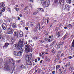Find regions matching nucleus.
Masks as SVG:
<instances>
[{"mask_svg":"<svg viewBox=\"0 0 74 74\" xmlns=\"http://www.w3.org/2000/svg\"><path fill=\"white\" fill-rule=\"evenodd\" d=\"M38 61H39V60H40V58H38Z\"/></svg>","mask_w":74,"mask_h":74,"instance_id":"nucleus-49","label":"nucleus"},{"mask_svg":"<svg viewBox=\"0 0 74 74\" xmlns=\"http://www.w3.org/2000/svg\"><path fill=\"white\" fill-rule=\"evenodd\" d=\"M25 51L26 53H27L31 51V49L25 48Z\"/></svg>","mask_w":74,"mask_h":74,"instance_id":"nucleus-10","label":"nucleus"},{"mask_svg":"<svg viewBox=\"0 0 74 74\" xmlns=\"http://www.w3.org/2000/svg\"><path fill=\"white\" fill-rule=\"evenodd\" d=\"M58 4L60 5H63V10H66V11H69L70 8V6L66 4L64 5V0H58Z\"/></svg>","mask_w":74,"mask_h":74,"instance_id":"nucleus-2","label":"nucleus"},{"mask_svg":"<svg viewBox=\"0 0 74 74\" xmlns=\"http://www.w3.org/2000/svg\"><path fill=\"white\" fill-rule=\"evenodd\" d=\"M16 62H17V63H19V62H20V60H17V61H16Z\"/></svg>","mask_w":74,"mask_h":74,"instance_id":"nucleus-45","label":"nucleus"},{"mask_svg":"<svg viewBox=\"0 0 74 74\" xmlns=\"http://www.w3.org/2000/svg\"><path fill=\"white\" fill-rule=\"evenodd\" d=\"M4 4L3 3H0V8H2L3 7H4Z\"/></svg>","mask_w":74,"mask_h":74,"instance_id":"nucleus-15","label":"nucleus"},{"mask_svg":"<svg viewBox=\"0 0 74 74\" xmlns=\"http://www.w3.org/2000/svg\"><path fill=\"white\" fill-rule=\"evenodd\" d=\"M14 55L15 56H18V52H16V51H14Z\"/></svg>","mask_w":74,"mask_h":74,"instance_id":"nucleus-26","label":"nucleus"},{"mask_svg":"<svg viewBox=\"0 0 74 74\" xmlns=\"http://www.w3.org/2000/svg\"><path fill=\"white\" fill-rule=\"evenodd\" d=\"M38 25L39 27V28H38V30H40V29H41V27H40V23H39Z\"/></svg>","mask_w":74,"mask_h":74,"instance_id":"nucleus-30","label":"nucleus"},{"mask_svg":"<svg viewBox=\"0 0 74 74\" xmlns=\"http://www.w3.org/2000/svg\"><path fill=\"white\" fill-rule=\"evenodd\" d=\"M48 51H49V49H48V48L47 49H46L47 52H48Z\"/></svg>","mask_w":74,"mask_h":74,"instance_id":"nucleus-53","label":"nucleus"},{"mask_svg":"<svg viewBox=\"0 0 74 74\" xmlns=\"http://www.w3.org/2000/svg\"><path fill=\"white\" fill-rule=\"evenodd\" d=\"M5 9V8H2V11L1 10H0V16H1V14H2V12H4Z\"/></svg>","mask_w":74,"mask_h":74,"instance_id":"nucleus-11","label":"nucleus"},{"mask_svg":"<svg viewBox=\"0 0 74 74\" xmlns=\"http://www.w3.org/2000/svg\"><path fill=\"white\" fill-rule=\"evenodd\" d=\"M67 27H64V29H67Z\"/></svg>","mask_w":74,"mask_h":74,"instance_id":"nucleus-60","label":"nucleus"},{"mask_svg":"<svg viewBox=\"0 0 74 74\" xmlns=\"http://www.w3.org/2000/svg\"><path fill=\"white\" fill-rule=\"evenodd\" d=\"M38 10H36V12H36V14H38Z\"/></svg>","mask_w":74,"mask_h":74,"instance_id":"nucleus-43","label":"nucleus"},{"mask_svg":"<svg viewBox=\"0 0 74 74\" xmlns=\"http://www.w3.org/2000/svg\"><path fill=\"white\" fill-rule=\"evenodd\" d=\"M55 53H56V51L54 49H53L51 52V53H53V54H55Z\"/></svg>","mask_w":74,"mask_h":74,"instance_id":"nucleus-22","label":"nucleus"},{"mask_svg":"<svg viewBox=\"0 0 74 74\" xmlns=\"http://www.w3.org/2000/svg\"><path fill=\"white\" fill-rule=\"evenodd\" d=\"M26 25V26H28V25H29V23H27Z\"/></svg>","mask_w":74,"mask_h":74,"instance_id":"nucleus-54","label":"nucleus"},{"mask_svg":"<svg viewBox=\"0 0 74 74\" xmlns=\"http://www.w3.org/2000/svg\"><path fill=\"white\" fill-rule=\"evenodd\" d=\"M15 38L13 37H12L11 38V42L12 43H14L15 42Z\"/></svg>","mask_w":74,"mask_h":74,"instance_id":"nucleus-16","label":"nucleus"},{"mask_svg":"<svg viewBox=\"0 0 74 74\" xmlns=\"http://www.w3.org/2000/svg\"><path fill=\"white\" fill-rule=\"evenodd\" d=\"M18 20H20L21 19V18H20V17H18L17 18Z\"/></svg>","mask_w":74,"mask_h":74,"instance_id":"nucleus-50","label":"nucleus"},{"mask_svg":"<svg viewBox=\"0 0 74 74\" xmlns=\"http://www.w3.org/2000/svg\"><path fill=\"white\" fill-rule=\"evenodd\" d=\"M60 33L59 32H58V38H59V37H60Z\"/></svg>","mask_w":74,"mask_h":74,"instance_id":"nucleus-35","label":"nucleus"},{"mask_svg":"<svg viewBox=\"0 0 74 74\" xmlns=\"http://www.w3.org/2000/svg\"><path fill=\"white\" fill-rule=\"evenodd\" d=\"M23 50H21V51L18 52L17 56H20V55H21V54L22 53V52H23Z\"/></svg>","mask_w":74,"mask_h":74,"instance_id":"nucleus-14","label":"nucleus"},{"mask_svg":"<svg viewBox=\"0 0 74 74\" xmlns=\"http://www.w3.org/2000/svg\"><path fill=\"white\" fill-rule=\"evenodd\" d=\"M69 27H70V26H71V24H69Z\"/></svg>","mask_w":74,"mask_h":74,"instance_id":"nucleus-62","label":"nucleus"},{"mask_svg":"<svg viewBox=\"0 0 74 74\" xmlns=\"http://www.w3.org/2000/svg\"><path fill=\"white\" fill-rule=\"evenodd\" d=\"M15 10L17 11H18L19 10V9L18 8H15Z\"/></svg>","mask_w":74,"mask_h":74,"instance_id":"nucleus-32","label":"nucleus"},{"mask_svg":"<svg viewBox=\"0 0 74 74\" xmlns=\"http://www.w3.org/2000/svg\"><path fill=\"white\" fill-rule=\"evenodd\" d=\"M8 45H9V43H6L5 45L4 46L5 47L7 48L8 47Z\"/></svg>","mask_w":74,"mask_h":74,"instance_id":"nucleus-24","label":"nucleus"},{"mask_svg":"<svg viewBox=\"0 0 74 74\" xmlns=\"http://www.w3.org/2000/svg\"><path fill=\"white\" fill-rule=\"evenodd\" d=\"M38 26L37 25L35 28V29H36V30H37V29H38Z\"/></svg>","mask_w":74,"mask_h":74,"instance_id":"nucleus-40","label":"nucleus"},{"mask_svg":"<svg viewBox=\"0 0 74 74\" xmlns=\"http://www.w3.org/2000/svg\"><path fill=\"white\" fill-rule=\"evenodd\" d=\"M18 31H15L14 33V36L15 37V38H18Z\"/></svg>","mask_w":74,"mask_h":74,"instance_id":"nucleus-9","label":"nucleus"},{"mask_svg":"<svg viewBox=\"0 0 74 74\" xmlns=\"http://www.w3.org/2000/svg\"><path fill=\"white\" fill-rule=\"evenodd\" d=\"M19 36H20V37H21L23 36V32H22V31L20 32L19 34Z\"/></svg>","mask_w":74,"mask_h":74,"instance_id":"nucleus-18","label":"nucleus"},{"mask_svg":"<svg viewBox=\"0 0 74 74\" xmlns=\"http://www.w3.org/2000/svg\"><path fill=\"white\" fill-rule=\"evenodd\" d=\"M52 73L53 74H55V71H53L52 72Z\"/></svg>","mask_w":74,"mask_h":74,"instance_id":"nucleus-46","label":"nucleus"},{"mask_svg":"<svg viewBox=\"0 0 74 74\" xmlns=\"http://www.w3.org/2000/svg\"><path fill=\"white\" fill-rule=\"evenodd\" d=\"M41 3L42 5L43 6H45L46 5H47V6H48L50 4V1H48L46 2L44 1H41Z\"/></svg>","mask_w":74,"mask_h":74,"instance_id":"nucleus-5","label":"nucleus"},{"mask_svg":"<svg viewBox=\"0 0 74 74\" xmlns=\"http://www.w3.org/2000/svg\"><path fill=\"white\" fill-rule=\"evenodd\" d=\"M66 2L69 4H70L71 3V0H66Z\"/></svg>","mask_w":74,"mask_h":74,"instance_id":"nucleus-21","label":"nucleus"},{"mask_svg":"<svg viewBox=\"0 0 74 74\" xmlns=\"http://www.w3.org/2000/svg\"><path fill=\"white\" fill-rule=\"evenodd\" d=\"M51 37H52V36H49V38H51Z\"/></svg>","mask_w":74,"mask_h":74,"instance_id":"nucleus-63","label":"nucleus"},{"mask_svg":"<svg viewBox=\"0 0 74 74\" xmlns=\"http://www.w3.org/2000/svg\"><path fill=\"white\" fill-rule=\"evenodd\" d=\"M62 51H58L57 52V58H58V60H59V59H60V58L59 57V56L60 55V54L61 53H62Z\"/></svg>","mask_w":74,"mask_h":74,"instance_id":"nucleus-13","label":"nucleus"},{"mask_svg":"<svg viewBox=\"0 0 74 74\" xmlns=\"http://www.w3.org/2000/svg\"><path fill=\"white\" fill-rule=\"evenodd\" d=\"M32 42V40H29V41H28V42H30V43Z\"/></svg>","mask_w":74,"mask_h":74,"instance_id":"nucleus-42","label":"nucleus"},{"mask_svg":"<svg viewBox=\"0 0 74 74\" xmlns=\"http://www.w3.org/2000/svg\"><path fill=\"white\" fill-rule=\"evenodd\" d=\"M4 69L5 70L7 71L11 70V69H10V66H9L7 64H6V65L5 64V66L4 67Z\"/></svg>","mask_w":74,"mask_h":74,"instance_id":"nucleus-8","label":"nucleus"},{"mask_svg":"<svg viewBox=\"0 0 74 74\" xmlns=\"http://www.w3.org/2000/svg\"><path fill=\"white\" fill-rule=\"evenodd\" d=\"M64 44V42H63L62 43V44H60L58 45L57 48H60V46H62V44Z\"/></svg>","mask_w":74,"mask_h":74,"instance_id":"nucleus-19","label":"nucleus"},{"mask_svg":"<svg viewBox=\"0 0 74 74\" xmlns=\"http://www.w3.org/2000/svg\"><path fill=\"white\" fill-rule=\"evenodd\" d=\"M38 10L42 12H44V9H42V8H38Z\"/></svg>","mask_w":74,"mask_h":74,"instance_id":"nucleus-20","label":"nucleus"},{"mask_svg":"<svg viewBox=\"0 0 74 74\" xmlns=\"http://www.w3.org/2000/svg\"><path fill=\"white\" fill-rule=\"evenodd\" d=\"M7 11L8 12H11V9L10 8H9L7 9Z\"/></svg>","mask_w":74,"mask_h":74,"instance_id":"nucleus-33","label":"nucleus"},{"mask_svg":"<svg viewBox=\"0 0 74 74\" xmlns=\"http://www.w3.org/2000/svg\"><path fill=\"white\" fill-rule=\"evenodd\" d=\"M72 4L74 6V0H73L72 2Z\"/></svg>","mask_w":74,"mask_h":74,"instance_id":"nucleus-51","label":"nucleus"},{"mask_svg":"<svg viewBox=\"0 0 74 74\" xmlns=\"http://www.w3.org/2000/svg\"><path fill=\"white\" fill-rule=\"evenodd\" d=\"M61 71V69H60L58 71V72H60Z\"/></svg>","mask_w":74,"mask_h":74,"instance_id":"nucleus-57","label":"nucleus"},{"mask_svg":"<svg viewBox=\"0 0 74 74\" xmlns=\"http://www.w3.org/2000/svg\"><path fill=\"white\" fill-rule=\"evenodd\" d=\"M60 67V65H57L56 66V70H58V69Z\"/></svg>","mask_w":74,"mask_h":74,"instance_id":"nucleus-27","label":"nucleus"},{"mask_svg":"<svg viewBox=\"0 0 74 74\" xmlns=\"http://www.w3.org/2000/svg\"><path fill=\"white\" fill-rule=\"evenodd\" d=\"M74 47V39L73 40L71 45V47Z\"/></svg>","mask_w":74,"mask_h":74,"instance_id":"nucleus-28","label":"nucleus"},{"mask_svg":"<svg viewBox=\"0 0 74 74\" xmlns=\"http://www.w3.org/2000/svg\"><path fill=\"white\" fill-rule=\"evenodd\" d=\"M40 42H41V43H43V42H44V41H43L42 40H41Z\"/></svg>","mask_w":74,"mask_h":74,"instance_id":"nucleus-56","label":"nucleus"},{"mask_svg":"<svg viewBox=\"0 0 74 74\" xmlns=\"http://www.w3.org/2000/svg\"><path fill=\"white\" fill-rule=\"evenodd\" d=\"M55 3H58V1L57 0H56V1H55Z\"/></svg>","mask_w":74,"mask_h":74,"instance_id":"nucleus-55","label":"nucleus"},{"mask_svg":"<svg viewBox=\"0 0 74 74\" xmlns=\"http://www.w3.org/2000/svg\"><path fill=\"white\" fill-rule=\"evenodd\" d=\"M30 2H33L34 0H29Z\"/></svg>","mask_w":74,"mask_h":74,"instance_id":"nucleus-52","label":"nucleus"},{"mask_svg":"<svg viewBox=\"0 0 74 74\" xmlns=\"http://www.w3.org/2000/svg\"><path fill=\"white\" fill-rule=\"evenodd\" d=\"M21 25L24 26V25H25V22H23L22 21H21Z\"/></svg>","mask_w":74,"mask_h":74,"instance_id":"nucleus-23","label":"nucleus"},{"mask_svg":"<svg viewBox=\"0 0 74 74\" xmlns=\"http://www.w3.org/2000/svg\"><path fill=\"white\" fill-rule=\"evenodd\" d=\"M26 60L27 61V65H30V66L32 65L33 60H32V54H30L26 56Z\"/></svg>","mask_w":74,"mask_h":74,"instance_id":"nucleus-3","label":"nucleus"},{"mask_svg":"<svg viewBox=\"0 0 74 74\" xmlns=\"http://www.w3.org/2000/svg\"><path fill=\"white\" fill-rule=\"evenodd\" d=\"M46 48L48 47V45H46Z\"/></svg>","mask_w":74,"mask_h":74,"instance_id":"nucleus-61","label":"nucleus"},{"mask_svg":"<svg viewBox=\"0 0 74 74\" xmlns=\"http://www.w3.org/2000/svg\"><path fill=\"white\" fill-rule=\"evenodd\" d=\"M35 62H36V63H37V60L35 59Z\"/></svg>","mask_w":74,"mask_h":74,"instance_id":"nucleus-48","label":"nucleus"},{"mask_svg":"<svg viewBox=\"0 0 74 74\" xmlns=\"http://www.w3.org/2000/svg\"><path fill=\"white\" fill-rule=\"evenodd\" d=\"M72 58V57L71 56H69V59H71Z\"/></svg>","mask_w":74,"mask_h":74,"instance_id":"nucleus-39","label":"nucleus"},{"mask_svg":"<svg viewBox=\"0 0 74 74\" xmlns=\"http://www.w3.org/2000/svg\"><path fill=\"white\" fill-rule=\"evenodd\" d=\"M14 32V29L11 27H9L8 28L7 31V33L8 34H12Z\"/></svg>","mask_w":74,"mask_h":74,"instance_id":"nucleus-6","label":"nucleus"},{"mask_svg":"<svg viewBox=\"0 0 74 74\" xmlns=\"http://www.w3.org/2000/svg\"><path fill=\"white\" fill-rule=\"evenodd\" d=\"M36 14L37 13H36V12H35L33 13L34 15H36Z\"/></svg>","mask_w":74,"mask_h":74,"instance_id":"nucleus-47","label":"nucleus"},{"mask_svg":"<svg viewBox=\"0 0 74 74\" xmlns=\"http://www.w3.org/2000/svg\"><path fill=\"white\" fill-rule=\"evenodd\" d=\"M21 68H22L23 69H25V66H24V65H21Z\"/></svg>","mask_w":74,"mask_h":74,"instance_id":"nucleus-34","label":"nucleus"},{"mask_svg":"<svg viewBox=\"0 0 74 74\" xmlns=\"http://www.w3.org/2000/svg\"><path fill=\"white\" fill-rule=\"evenodd\" d=\"M23 39H21L19 41L18 44L14 45L13 47V50H15L16 49H21L22 48V45H23L25 44H23Z\"/></svg>","mask_w":74,"mask_h":74,"instance_id":"nucleus-1","label":"nucleus"},{"mask_svg":"<svg viewBox=\"0 0 74 74\" xmlns=\"http://www.w3.org/2000/svg\"><path fill=\"white\" fill-rule=\"evenodd\" d=\"M66 64L68 66H70V62H69V63H68Z\"/></svg>","mask_w":74,"mask_h":74,"instance_id":"nucleus-37","label":"nucleus"},{"mask_svg":"<svg viewBox=\"0 0 74 74\" xmlns=\"http://www.w3.org/2000/svg\"><path fill=\"white\" fill-rule=\"evenodd\" d=\"M64 53H62L61 54L60 57H62L63 56H64Z\"/></svg>","mask_w":74,"mask_h":74,"instance_id":"nucleus-36","label":"nucleus"},{"mask_svg":"<svg viewBox=\"0 0 74 74\" xmlns=\"http://www.w3.org/2000/svg\"><path fill=\"white\" fill-rule=\"evenodd\" d=\"M12 26L13 28H16V24L15 23H14L13 24Z\"/></svg>","mask_w":74,"mask_h":74,"instance_id":"nucleus-25","label":"nucleus"},{"mask_svg":"<svg viewBox=\"0 0 74 74\" xmlns=\"http://www.w3.org/2000/svg\"><path fill=\"white\" fill-rule=\"evenodd\" d=\"M42 60L40 61V63H42Z\"/></svg>","mask_w":74,"mask_h":74,"instance_id":"nucleus-58","label":"nucleus"},{"mask_svg":"<svg viewBox=\"0 0 74 74\" xmlns=\"http://www.w3.org/2000/svg\"><path fill=\"white\" fill-rule=\"evenodd\" d=\"M2 32V30L1 28H0V40H1L2 41H4V36H5V35H3V33H1Z\"/></svg>","mask_w":74,"mask_h":74,"instance_id":"nucleus-4","label":"nucleus"},{"mask_svg":"<svg viewBox=\"0 0 74 74\" xmlns=\"http://www.w3.org/2000/svg\"><path fill=\"white\" fill-rule=\"evenodd\" d=\"M25 48L30 49V47H31V46H30L29 45H25Z\"/></svg>","mask_w":74,"mask_h":74,"instance_id":"nucleus-17","label":"nucleus"},{"mask_svg":"<svg viewBox=\"0 0 74 74\" xmlns=\"http://www.w3.org/2000/svg\"><path fill=\"white\" fill-rule=\"evenodd\" d=\"M67 36V34H66L64 36V38H63V39H65L66 38V37Z\"/></svg>","mask_w":74,"mask_h":74,"instance_id":"nucleus-31","label":"nucleus"},{"mask_svg":"<svg viewBox=\"0 0 74 74\" xmlns=\"http://www.w3.org/2000/svg\"><path fill=\"white\" fill-rule=\"evenodd\" d=\"M48 41H49V42H50L51 41V39H49L48 40Z\"/></svg>","mask_w":74,"mask_h":74,"instance_id":"nucleus-64","label":"nucleus"},{"mask_svg":"<svg viewBox=\"0 0 74 74\" xmlns=\"http://www.w3.org/2000/svg\"><path fill=\"white\" fill-rule=\"evenodd\" d=\"M19 16L20 17H22V15L21 14H20Z\"/></svg>","mask_w":74,"mask_h":74,"instance_id":"nucleus-59","label":"nucleus"},{"mask_svg":"<svg viewBox=\"0 0 74 74\" xmlns=\"http://www.w3.org/2000/svg\"><path fill=\"white\" fill-rule=\"evenodd\" d=\"M7 27V25L5 23L2 24V28L4 30H5Z\"/></svg>","mask_w":74,"mask_h":74,"instance_id":"nucleus-12","label":"nucleus"},{"mask_svg":"<svg viewBox=\"0 0 74 74\" xmlns=\"http://www.w3.org/2000/svg\"><path fill=\"white\" fill-rule=\"evenodd\" d=\"M9 22H10V23H11V22H12V19L11 18H10L9 19Z\"/></svg>","mask_w":74,"mask_h":74,"instance_id":"nucleus-38","label":"nucleus"},{"mask_svg":"<svg viewBox=\"0 0 74 74\" xmlns=\"http://www.w3.org/2000/svg\"><path fill=\"white\" fill-rule=\"evenodd\" d=\"M53 45V42L52 43L50 44V47H51V46H52Z\"/></svg>","mask_w":74,"mask_h":74,"instance_id":"nucleus-41","label":"nucleus"},{"mask_svg":"<svg viewBox=\"0 0 74 74\" xmlns=\"http://www.w3.org/2000/svg\"><path fill=\"white\" fill-rule=\"evenodd\" d=\"M37 37H34V39L35 41H36V40H37Z\"/></svg>","mask_w":74,"mask_h":74,"instance_id":"nucleus-29","label":"nucleus"},{"mask_svg":"<svg viewBox=\"0 0 74 74\" xmlns=\"http://www.w3.org/2000/svg\"><path fill=\"white\" fill-rule=\"evenodd\" d=\"M9 63L10 62V63H13V65L14 67H15V61L12 58H10L9 60Z\"/></svg>","mask_w":74,"mask_h":74,"instance_id":"nucleus-7","label":"nucleus"},{"mask_svg":"<svg viewBox=\"0 0 74 74\" xmlns=\"http://www.w3.org/2000/svg\"><path fill=\"white\" fill-rule=\"evenodd\" d=\"M25 29H26V30H28V27H25Z\"/></svg>","mask_w":74,"mask_h":74,"instance_id":"nucleus-44","label":"nucleus"}]
</instances>
